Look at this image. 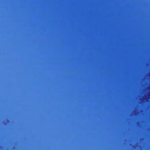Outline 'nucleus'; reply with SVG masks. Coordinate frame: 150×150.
<instances>
[{
	"label": "nucleus",
	"mask_w": 150,
	"mask_h": 150,
	"mask_svg": "<svg viewBox=\"0 0 150 150\" xmlns=\"http://www.w3.org/2000/svg\"><path fill=\"white\" fill-rule=\"evenodd\" d=\"M67 66H125V65H69L66 63Z\"/></svg>",
	"instance_id": "1"
},
{
	"label": "nucleus",
	"mask_w": 150,
	"mask_h": 150,
	"mask_svg": "<svg viewBox=\"0 0 150 150\" xmlns=\"http://www.w3.org/2000/svg\"><path fill=\"white\" fill-rule=\"evenodd\" d=\"M65 0H64V20H65Z\"/></svg>",
	"instance_id": "2"
}]
</instances>
